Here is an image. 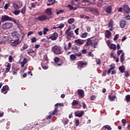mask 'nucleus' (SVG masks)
<instances>
[{"label":"nucleus","mask_w":130,"mask_h":130,"mask_svg":"<svg viewBox=\"0 0 130 130\" xmlns=\"http://www.w3.org/2000/svg\"><path fill=\"white\" fill-rule=\"evenodd\" d=\"M64 50H66V51H69L70 49H71V46H72V44H71V42H69V43H68V47H67V45L66 44H64Z\"/></svg>","instance_id":"21"},{"label":"nucleus","mask_w":130,"mask_h":130,"mask_svg":"<svg viewBox=\"0 0 130 130\" xmlns=\"http://www.w3.org/2000/svg\"><path fill=\"white\" fill-rule=\"evenodd\" d=\"M126 101L128 103H129L130 102V95L128 94L126 95L125 97Z\"/></svg>","instance_id":"41"},{"label":"nucleus","mask_w":130,"mask_h":130,"mask_svg":"<svg viewBox=\"0 0 130 130\" xmlns=\"http://www.w3.org/2000/svg\"><path fill=\"white\" fill-rule=\"evenodd\" d=\"M126 21L124 20H121V21H120V27L121 28H124L125 26H126Z\"/></svg>","instance_id":"20"},{"label":"nucleus","mask_w":130,"mask_h":130,"mask_svg":"<svg viewBox=\"0 0 130 130\" xmlns=\"http://www.w3.org/2000/svg\"><path fill=\"white\" fill-rule=\"evenodd\" d=\"M116 98V96H111V95H109V99L111 102H113L114 101L115 99Z\"/></svg>","instance_id":"30"},{"label":"nucleus","mask_w":130,"mask_h":130,"mask_svg":"<svg viewBox=\"0 0 130 130\" xmlns=\"http://www.w3.org/2000/svg\"><path fill=\"white\" fill-rule=\"evenodd\" d=\"M96 64H97V65H100V64H101V61L100 59H98L96 60Z\"/></svg>","instance_id":"55"},{"label":"nucleus","mask_w":130,"mask_h":130,"mask_svg":"<svg viewBox=\"0 0 130 130\" xmlns=\"http://www.w3.org/2000/svg\"><path fill=\"white\" fill-rule=\"evenodd\" d=\"M87 64V63L86 62H83L82 61L77 62V65H78V67L80 68H83L84 66H86Z\"/></svg>","instance_id":"12"},{"label":"nucleus","mask_w":130,"mask_h":130,"mask_svg":"<svg viewBox=\"0 0 130 130\" xmlns=\"http://www.w3.org/2000/svg\"><path fill=\"white\" fill-rule=\"evenodd\" d=\"M118 70H119V71L120 72H121L122 73H123L124 72H125V69L124 67H123V66H121L118 68Z\"/></svg>","instance_id":"34"},{"label":"nucleus","mask_w":130,"mask_h":130,"mask_svg":"<svg viewBox=\"0 0 130 130\" xmlns=\"http://www.w3.org/2000/svg\"><path fill=\"white\" fill-rule=\"evenodd\" d=\"M130 76V74L128 73L127 71L124 72V77H128Z\"/></svg>","instance_id":"49"},{"label":"nucleus","mask_w":130,"mask_h":130,"mask_svg":"<svg viewBox=\"0 0 130 130\" xmlns=\"http://www.w3.org/2000/svg\"><path fill=\"white\" fill-rule=\"evenodd\" d=\"M45 13L48 16H51L52 15V8H49L45 10Z\"/></svg>","instance_id":"15"},{"label":"nucleus","mask_w":130,"mask_h":130,"mask_svg":"<svg viewBox=\"0 0 130 130\" xmlns=\"http://www.w3.org/2000/svg\"><path fill=\"white\" fill-rule=\"evenodd\" d=\"M51 19V17H48L45 15H40L38 16L36 20H38L39 21L43 22L46 20H49Z\"/></svg>","instance_id":"2"},{"label":"nucleus","mask_w":130,"mask_h":130,"mask_svg":"<svg viewBox=\"0 0 130 130\" xmlns=\"http://www.w3.org/2000/svg\"><path fill=\"white\" fill-rule=\"evenodd\" d=\"M69 120L67 118H66V119L64 120V121H63V124L66 125L67 124H68V123H69Z\"/></svg>","instance_id":"43"},{"label":"nucleus","mask_w":130,"mask_h":130,"mask_svg":"<svg viewBox=\"0 0 130 130\" xmlns=\"http://www.w3.org/2000/svg\"><path fill=\"white\" fill-rule=\"evenodd\" d=\"M68 8H69L70 10L74 11L76 10L77 8L73 7L72 5H68Z\"/></svg>","instance_id":"29"},{"label":"nucleus","mask_w":130,"mask_h":130,"mask_svg":"<svg viewBox=\"0 0 130 130\" xmlns=\"http://www.w3.org/2000/svg\"><path fill=\"white\" fill-rule=\"evenodd\" d=\"M84 115V111H78L75 112V117H82Z\"/></svg>","instance_id":"11"},{"label":"nucleus","mask_w":130,"mask_h":130,"mask_svg":"<svg viewBox=\"0 0 130 130\" xmlns=\"http://www.w3.org/2000/svg\"><path fill=\"white\" fill-rule=\"evenodd\" d=\"M70 59L73 60V61H75L76 60V55H75L74 54H71L70 55Z\"/></svg>","instance_id":"31"},{"label":"nucleus","mask_w":130,"mask_h":130,"mask_svg":"<svg viewBox=\"0 0 130 130\" xmlns=\"http://www.w3.org/2000/svg\"><path fill=\"white\" fill-rule=\"evenodd\" d=\"M27 62V59L26 58H23V60L22 61H21V68H24V65H25Z\"/></svg>","instance_id":"24"},{"label":"nucleus","mask_w":130,"mask_h":130,"mask_svg":"<svg viewBox=\"0 0 130 130\" xmlns=\"http://www.w3.org/2000/svg\"><path fill=\"white\" fill-rule=\"evenodd\" d=\"M13 18H12V17H10L8 16L7 15H4L3 16L1 17V20L3 21H11L13 19Z\"/></svg>","instance_id":"13"},{"label":"nucleus","mask_w":130,"mask_h":130,"mask_svg":"<svg viewBox=\"0 0 130 130\" xmlns=\"http://www.w3.org/2000/svg\"><path fill=\"white\" fill-rule=\"evenodd\" d=\"M20 13V10H15L13 14L15 15H18Z\"/></svg>","instance_id":"36"},{"label":"nucleus","mask_w":130,"mask_h":130,"mask_svg":"<svg viewBox=\"0 0 130 130\" xmlns=\"http://www.w3.org/2000/svg\"><path fill=\"white\" fill-rule=\"evenodd\" d=\"M79 124H80L79 120H75V126H79Z\"/></svg>","instance_id":"51"},{"label":"nucleus","mask_w":130,"mask_h":130,"mask_svg":"<svg viewBox=\"0 0 130 130\" xmlns=\"http://www.w3.org/2000/svg\"><path fill=\"white\" fill-rule=\"evenodd\" d=\"M113 21L111 20L110 21V22H109V24L108 25V27H109V28H110L109 29V31H111L114 29V25L113 24Z\"/></svg>","instance_id":"18"},{"label":"nucleus","mask_w":130,"mask_h":130,"mask_svg":"<svg viewBox=\"0 0 130 130\" xmlns=\"http://www.w3.org/2000/svg\"><path fill=\"white\" fill-rule=\"evenodd\" d=\"M75 56H82V53H76L75 55H74Z\"/></svg>","instance_id":"56"},{"label":"nucleus","mask_w":130,"mask_h":130,"mask_svg":"<svg viewBox=\"0 0 130 130\" xmlns=\"http://www.w3.org/2000/svg\"><path fill=\"white\" fill-rule=\"evenodd\" d=\"M124 53H122L121 56L120 57V60L121 61V62H123L124 61Z\"/></svg>","instance_id":"37"},{"label":"nucleus","mask_w":130,"mask_h":130,"mask_svg":"<svg viewBox=\"0 0 130 130\" xmlns=\"http://www.w3.org/2000/svg\"><path fill=\"white\" fill-rule=\"evenodd\" d=\"M79 30V28H76V29L75 30V35H78L79 34H78V31Z\"/></svg>","instance_id":"59"},{"label":"nucleus","mask_w":130,"mask_h":130,"mask_svg":"<svg viewBox=\"0 0 130 130\" xmlns=\"http://www.w3.org/2000/svg\"><path fill=\"white\" fill-rule=\"evenodd\" d=\"M26 7H23L22 8V9H21V11H20V13L22 14L23 15L25 14L26 13Z\"/></svg>","instance_id":"33"},{"label":"nucleus","mask_w":130,"mask_h":130,"mask_svg":"<svg viewBox=\"0 0 130 130\" xmlns=\"http://www.w3.org/2000/svg\"><path fill=\"white\" fill-rule=\"evenodd\" d=\"M12 35L15 38H19L22 37V34L21 32L15 31L12 33Z\"/></svg>","instance_id":"9"},{"label":"nucleus","mask_w":130,"mask_h":130,"mask_svg":"<svg viewBox=\"0 0 130 130\" xmlns=\"http://www.w3.org/2000/svg\"><path fill=\"white\" fill-rule=\"evenodd\" d=\"M110 49H113L114 50H116V45L115 44H111V45H110Z\"/></svg>","instance_id":"38"},{"label":"nucleus","mask_w":130,"mask_h":130,"mask_svg":"<svg viewBox=\"0 0 130 130\" xmlns=\"http://www.w3.org/2000/svg\"><path fill=\"white\" fill-rule=\"evenodd\" d=\"M85 46H93V41L91 39L88 38L87 40L86 43L85 45Z\"/></svg>","instance_id":"22"},{"label":"nucleus","mask_w":130,"mask_h":130,"mask_svg":"<svg viewBox=\"0 0 130 130\" xmlns=\"http://www.w3.org/2000/svg\"><path fill=\"white\" fill-rule=\"evenodd\" d=\"M79 104V102L76 100H73V102H72V106H75L78 105Z\"/></svg>","instance_id":"28"},{"label":"nucleus","mask_w":130,"mask_h":130,"mask_svg":"<svg viewBox=\"0 0 130 130\" xmlns=\"http://www.w3.org/2000/svg\"><path fill=\"white\" fill-rule=\"evenodd\" d=\"M12 6L15 10H19V9H20V7H19V6L16 3H13Z\"/></svg>","instance_id":"25"},{"label":"nucleus","mask_w":130,"mask_h":130,"mask_svg":"<svg viewBox=\"0 0 130 130\" xmlns=\"http://www.w3.org/2000/svg\"><path fill=\"white\" fill-rule=\"evenodd\" d=\"M91 11H92V12H93L94 13H95V14H99L98 9H91Z\"/></svg>","instance_id":"40"},{"label":"nucleus","mask_w":130,"mask_h":130,"mask_svg":"<svg viewBox=\"0 0 130 130\" xmlns=\"http://www.w3.org/2000/svg\"><path fill=\"white\" fill-rule=\"evenodd\" d=\"M104 128L107 129L108 130H111V128L109 125H105L104 126Z\"/></svg>","instance_id":"53"},{"label":"nucleus","mask_w":130,"mask_h":130,"mask_svg":"<svg viewBox=\"0 0 130 130\" xmlns=\"http://www.w3.org/2000/svg\"><path fill=\"white\" fill-rule=\"evenodd\" d=\"M28 47H29V46L27 44H23V50L27 49Z\"/></svg>","instance_id":"46"},{"label":"nucleus","mask_w":130,"mask_h":130,"mask_svg":"<svg viewBox=\"0 0 130 130\" xmlns=\"http://www.w3.org/2000/svg\"><path fill=\"white\" fill-rule=\"evenodd\" d=\"M121 122H122V124H125L126 123V120H125L124 119H122Z\"/></svg>","instance_id":"62"},{"label":"nucleus","mask_w":130,"mask_h":130,"mask_svg":"<svg viewBox=\"0 0 130 130\" xmlns=\"http://www.w3.org/2000/svg\"><path fill=\"white\" fill-rule=\"evenodd\" d=\"M57 107L54 108V110L53 112H49V115L47 117V120H50L52 118V115H55L57 114L58 112V111L57 110Z\"/></svg>","instance_id":"3"},{"label":"nucleus","mask_w":130,"mask_h":130,"mask_svg":"<svg viewBox=\"0 0 130 130\" xmlns=\"http://www.w3.org/2000/svg\"><path fill=\"white\" fill-rule=\"evenodd\" d=\"M85 42H86V41L81 40V39H78V40H75V43L77 45H82L85 43Z\"/></svg>","instance_id":"14"},{"label":"nucleus","mask_w":130,"mask_h":130,"mask_svg":"<svg viewBox=\"0 0 130 130\" xmlns=\"http://www.w3.org/2000/svg\"><path fill=\"white\" fill-rule=\"evenodd\" d=\"M9 90V86L6 85L5 86H3L2 88L1 89V93H4V94H7Z\"/></svg>","instance_id":"7"},{"label":"nucleus","mask_w":130,"mask_h":130,"mask_svg":"<svg viewBox=\"0 0 130 130\" xmlns=\"http://www.w3.org/2000/svg\"><path fill=\"white\" fill-rule=\"evenodd\" d=\"M78 95L80 98H83L84 97V91L83 89H78Z\"/></svg>","instance_id":"16"},{"label":"nucleus","mask_w":130,"mask_h":130,"mask_svg":"<svg viewBox=\"0 0 130 130\" xmlns=\"http://www.w3.org/2000/svg\"><path fill=\"white\" fill-rule=\"evenodd\" d=\"M52 51L53 53L57 55L62 54V49H61L60 47H59L58 46H54V47H52Z\"/></svg>","instance_id":"1"},{"label":"nucleus","mask_w":130,"mask_h":130,"mask_svg":"<svg viewBox=\"0 0 130 130\" xmlns=\"http://www.w3.org/2000/svg\"><path fill=\"white\" fill-rule=\"evenodd\" d=\"M54 62H55L56 63H57L58 62H59V63H57L56 66H62V63H63V61L62 59H60V58H59L58 57H56L55 58H54Z\"/></svg>","instance_id":"5"},{"label":"nucleus","mask_w":130,"mask_h":130,"mask_svg":"<svg viewBox=\"0 0 130 130\" xmlns=\"http://www.w3.org/2000/svg\"><path fill=\"white\" fill-rule=\"evenodd\" d=\"M118 38H119V34L116 35L114 38V41L117 40Z\"/></svg>","instance_id":"57"},{"label":"nucleus","mask_w":130,"mask_h":130,"mask_svg":"<svg viewBox=\"0 0 130 130\" xmlns=\"http://www.w3.org/2000/svg\"><path fill=\"white\" fill-rule=\"evenodd\" d=\"M64 13V10H61L60 11H57V13H56V14L57 15L60 14H63Z\"/></svg>","instance_id":"47"},{"label":"nucleus","mask_w":130,"mask_h":130,"mask_svg":"<svg viewBox=\"0 0 130 130\" xmlns=\"http://www.w3.org/2000/svg\"><path fill=\"white\" fill-rule=\"evenodd\" d=\"M125 18L127 20H130V16H129V15H127V16H126V17H125Z\"/></svg>","instance_id":"64"},{"label":"nucleus","mask_w":130,"mask_h":130,"mask_svg":"<svg viewBox=\"0 0 130 130\" xmlns=\"http://www.w3.org/2000/svg\"><path fill=\"white\" fill-rule=\"evenodd\" d=\"M64 25L63 24V23H61V24H59V26H57V28L62 29L64 27Z\"/></svg>","instance_id":"52"},{"label":"nucleus","mask_w":130,"mask_h":130,"mask_svg":"<svg viewBox=\"0 0 130 130\" xmlns=\"http://www.w3.org/2000/svg\"><path fill=\"white\" fill-rule=\"evenodd\" d=\"M82 105H83V109H86V105L84 102L82 103Z\"/></svg>","instance_id":"61"},{"label":"nucleus","mask_w":130,"mask_h":130,"mask_svg":"<svg viewBox=\"0 0 130 130\" xmlns=\"http://www.w3.org/2000/svg\"><path fill=\"white\" fill-rule=\"evenodd\" d=\"M65 34L67 35L68 37H70V38H74L75 36H74V32L73 31L65 32Z\"/></svg>","instance_id":"19"},{"label":"nucleus","mask_w":130,"mask_h":130,"mask_svg":"<svg viewBox=\"0 0 130 130\" xmlns=\"http://www.w3.org/2000/svg\"><path fill=\"white\" fill-rule=\"evenodd\" d=\"M12 60H13L12 56V55L9 56V62H12Z\"/></svg>","instance_id":"58"},{"label":"nucleus","mask_w":130,"mask_h":130,"mask_svg":"<svg viewBox=\"0 0 130 130\" xmlns=\"http://www.w3.org/2000/svg\"><path fill=\"white\" fill-rule=\"evenodd\" d=\"M123 9L125 13H126L127 14H130V7L128 6V5L126 4H123Z\"/></svg>","instance_id":"8"},{"label":"nucleus","mask_w":130,"mask_h":130,"mask_svg":"<svg viewBox=\"0 0 130 130\" xmlns=\"http://www.w3.org/2000/svg\"><path fill=\"white\" fill-rule=\"evenodd\" d=\"M48 30H49L48 28H44L43 34L45 35H46L47 32H48Z\"/></svg>","instance_id":"50"},{"label":"nucleus","mask_w":130,"mask_h":130,"mask_svg":"<svg viewBox=\"0 0 130 130\" xmlns=\"http://www.w3.org/2000/svg\"><path fill=\"white\" fill-rule=\"evenodd\" d=\"M58 37V35H57L56 32H54V34H53L52 36H50L49 37H47V39H51L52 41H55L56 40L57 37Z\"/></svg>","instance_id":"10"},{"label":"nucleus","mask_w":130,"mask_h":130,"mask_svg":"<svg viewBox=\"0 0 130 130\" xmlns=\"http://www.w3.org/2000/svg\"><path fill=\"white\" fill-rule=\"evenodd\" d=\"M80 18L81 19H89V16H87L85 15H80Z\"/></svg>","instance_id":"39"},{"label":"nucleus","mask_w":130,"mask_h":130,"mask_svg":"<svg viewBox=\"0 0 130 130\" xmlns=\"http://www.w3.org/2000/svg\"><path fill=\"white\" fill-rule=\"evenodd\" d=\"M10 69H11V64L10 63H9L7 64L5 73H8L10 71Z\"/></svg>","instance_id":"26"},{"label":"nucleus","mask_w":130,"mask_h":130,"mask_svg":"<svg viewBox=\"0 0 130 130\" xmlns=\"http://www.w3.org/2000/svg\"><path fill=\"white\" fill-rule=\"evenodd\" d=\"M87 35H88V34H87V32H85V33L82 34L80 36V37H81L82 38H85L86 37H87Z\"/></svg>","instance_id":"45"},{"label":"nucleus","mask_w":130,"mask_h":130,"mask_svg":"<svg viewBox=\"0 0 130 130\" xmlns=\"http://www.w3.org/2000/svg\"><path fill=\"white\" fill-rule=\"evenodd\" d=\"M72 49H73V50L78 51V48H77V47H76V46H75L74 47H73L72 48Z\"/></svg>","instance_id":"63"},{"label":"nucleus","mask_w":130,"mask_h":130,"mask_svg":"<svg viewBox=\"0 0 130 130\" xmlns=\"http://www.w3.org/2000/svg\"><path fill=\"white\" fill-rule=\"evenodd\" d=\"M111 35V33L110 31H109V30L106 31L105 36L106 38L109 39Z\"/></svg>","instance_id":"27"},{"label":"nucleus","mask_w":130,"mask_h":130,"mask_svg":"<svg viewBox=\"0 0 130 130\" xmlns=\"http://www.w3.org/2000/svg\"><path fill=\"white\" fill-rule=\"evenodd\" d=\"M12 26H13V24L12 23L8 22L3 24L2 28L3 29H4V30L9 29V28H12Z\"/></svg>","instance_id":"4"},{"label":"nucleus","mask_w":130,"mask_h":130,"mask_svg":"<svg viewBox=\"0 0 130 130\" xmlns=\"http://www.w3.org/2000/svg\"><path fill=\"white\" fill-rule=\"evenodd\" d=\"M11 21H12L15 23L16 25H18V24H19V20H17L15 19H13L12 20H10Z\"/></svg>","instance_id":"35"},{"label":"nucleus","mask_w":130,"mask_h":130,"mask_svg":"<svg viewBox=\"0 0 130 130\" xmlns=\"http://www.w3.org/2000/svg\"><path fill=\"white\" fill-rule=\"evenodd\" d=\"M74 22H75L74 18H70L68 21V23H69V24H72V23H74Z\"/></svg>","instance_id":"32"},{"label":"nucleus","mask_w":130,"mask_h":130,"mask_svg":"<svg viewBox=\"0 0 130 130\" xmlns=\"http://www.w3.org/2000/svg\"><path fill=\"white\" fill-rule=\"evenodd\" d=\"M33 53H35V51L33 50L32 49H27V54H28Z\"/></svg>","instance_id":"42"},{"label":"nucleus","mask_w":130,"mask_h":130,"mask_svg":"<svg viewBox=\"0 0 130 130\" xmlns=\"http://www.w3.org/2000/svg\"><path fill=\"white\" fill-rule=\"evenodd\" d=\"M105 11L106 13L109 14L111 13V7L110 6H108L105 9Z\"/></svg>","instance_id":"23"},{"label":"nucleus","mask_w":130,"mask_h":130,"mask_svg":"<svg viewBox=\"0 0 130 130\" xmlns=\"http://www.w3.org/2000/svg\"><path fill=\"white\" fill-rule=\"evenodd\" d=\"M122 53V50H118L117 51V55L120 56V54Z\"/></svg>","instance_id":"60"},{"label":"nucleus","mask_w":130,"mask_h":130,"mask_svg":"<svg viewBox=\"0 0 130 130\" xmlns=\"http://www.w3.org/2000/svg\"><path fill=\"white\" fill-rule=\"evenodd\" d=\"M99 43V40L97 39L93 40L92 41V46H91V47H93V48H96L97 46L96 45H98Z\"/></svg>","instance_id":"17"},{"label":"nucleus","mask_w":130,"mask_h":130,"mask_svg":"<svg viewBox=\"0 0 130 130\" xmlns=\"http://www.w3.org/2000/svg\"><path fill=\"white\" fill-rule=\"evenodd\" d=\"M96 98L95 95H91V96H90V100L93 101V100H95Z\"/></svg>","instance_id":"54"},{"label":"nucleus","mask_w":130,"mask_h":130,"mask_svg":"<svg viewBox=\"0 0 130 130\" xmlns=\"http://www.w3.org/2000/svg\"><path fill=\"white\" fill-rule=\"evenodd\" d=\"M10 6V3L6 4L5 6H4V9L7 10V9H8V8Z\"/></svg>","instance_id":"44"},{"label":"nucleus","mask_w":130,"mask_h":130,"mask_svg":"<svg viewBox=\"0 0 130 130\" xmlns=\"http://www.w3.org/2000/svg\"><path fill=\"white\" fill-rule=\"evenodd\" d=\"M21 43V41L19 40V39L17 40H11V45L12 46H16L17 45L20 44Z\"/></svg>","instance_id":"6"},{"label":"nucleus","mask_w":130,"mask_h":130,"mask_svg":"<svg viewBox=\"0 0 130 130\" xmlns=\"http://www.w3.org/2000/svg\"><path fill=\"white\" fill-rule=\"evenodd\" d=\"M37 41V38L36 37H34L31 38V43H35V42Z\"/></svg>","instance_id":"48"}]
</instances>
